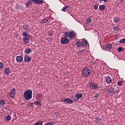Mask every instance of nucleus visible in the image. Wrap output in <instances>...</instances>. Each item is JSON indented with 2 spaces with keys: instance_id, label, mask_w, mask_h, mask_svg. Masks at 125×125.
Segmentation results:
<instances>
[{
  "instance_id": "nucleus-1",
  "label": "nucleus",
  "mask_w": 125,
  "mask_h": 125,
  "mask_svg": "<svg viewBox=\"0 0 125 125\" xmlns=\"http://www.w3.org/2000/svg\"><path fill=\"white\" fill-rule=\"evenodd\" d=\"M33 91L31 89H27L23 93L24 98L25 100H30L32 97Z\"/></svg>"
},
{
  "instance_id": "nucleus-2",
  "label": "nucleus",
  "mask_w": 125,
  "mask_h": 125,
  "mask_svg": "<svg viewBox=\"0 0 125 125\" xmlns=\"http://www.w3.org/2000/svg\"><path fill=\"white\" fill-rule=\"evenodd\" d=\"M22 41L25 43V44H27V43H29V40H30V35H29L27 32H23L22 33Z\"/></svg>"
},
{
  "instance_id": "nucleus-3",
  "label": "nucleus",
  "mask_w": 125,
  "mask_h": 125,
  "mask_svg": "<svg viewBox=\"0 0 125 125\" xmlns=\"http://www.w3.org/2000/svg\"><path fill=\"white\" fill-rule=\"evenodd\" d=\"M82 75H83L84 77H88V76L90 75V69L87 67H85L83 70Z\"/></svg>"
},
{
  "instance_id": "nucleus-4",
  "label": "nucleus",
  "mask_w": 125,
  "mask_h": 125,
  "mask_svg": "<svg viewBox=\"0 0 125 125\" xmlns=\"http://www.w3.org/2000/svg\"><path fill=\"white\" fill-rule=\"evenodd\" d=\"M116 92L117 91L115 90V88L110 87L108 89L107 93L110 96H113V95L116 94Z\"/></svg>"
},
{
  "instance_id": "nucleus-5",
  "label": "nucleus",
  "mask_w": 125,
  "mask_h": 125,
  "mask_svg": "<svg viewBox=\"0 0 125 125\" xmlns=\"http://www.w3.org/2000/svg\"><path fill=\"white\" fill-rule=\"evenodd\" d=\"M112 48H113V45L111 43H108L105 45V48L104 47V50H108L109 51V50L112 49Z\"/></svg>"
},
{
  "instance_id": "nucleus-6",
  "label": "nucleus",
  "mask_w": 125,
  "mask_h": 125,
  "mask_svg": "<svg viewBox=\"0 0 125 125\" xmlns=\"http://www.w3.org/2000/svg\"><path fill=\"white\" fill-rule=\"evenodd\" d=\"M61 42L62 44H66L69 42V39L67 37H63L61 39Z\"/></svg>"
},
{
  "instance_id": "nucleus-7",
  "label": "nucleus",
  "mask_w": 125,
  "mask_h": 125,
  "mask_svg": "<svg viewBox=\"0 0 125 125\" xmlns=\"http://www.w3.org/2000/svg\"><path fill=\"white\" fill-rule=\"evenodd\" d=\"M62 102H65V104H71V103L74 102V101L70 98H67L64 100H62Z\"/></svg>"
},
{
  "instance_id": "nucleus-8",
  "label": "nucleus",
  "mask_w": 125,
  "mask_h": 125,
  "mask_svg": "<svg viewBox=\"0 0 125 125\" xmlns=\"http://www.w3.org/2000/svg\"><path fill=\"white\" fill-rule=\"evenodd\" d=\"M90 86L91 88H92V89H97V88H98V85L97 84L93 83H90Z\"/></svg>"
},
{
  "instance_id": "nucleus-9",
  "label": "nucleus",
  "mask_w": 125,
  "mask_h": 125,
  "mask_svg": "<svg viewBox=\"0 0 125 125\" xmlns=\"http://www.w3.org/2000/svg\"><path fill=\"white\" fill-rule=\"evenodd\" d=\"M16 61L17 62H19L20 63V62H22L23 61V57L21 56H18L16 57Z\"/></svg>"
},
{
  "instance_id": "nucleus-10",
  "label": "nucleus",
  "mask_w": 125,
  "mask_h": 125,
  "mask_svg": "<svg viewBox=\"0 0 125 125\" xmlns=\"http://www.w3.org/2000/svg\"><path fill=\"white\" fill-rule=\"evenodd\" d=\"M76 33L73 32H70L69 33V38L70 39H75V37H76Z\"/></svg>"
},
{
  "instance_id": "nucleus-11",
  "label": "nucleus",
  "mask_w": 125,
  "mask_h": 125,
  "mask_svg": "<svg viewBox=\"0 0 125 125\" xmlns=\"http://www.w3.org/2000/svg\"><path fill=\"white\" fill-rule=\"evenodd\" d=\"M31 59L30 57L28 55H25L24 56V62H30L31 61Z\"/></svg>"
},
{
  "instance_id": "nucleus-12",
  "label": "nucleus",
  "mask_w": 125,
  "mask_h": 125,
  "mask_svg": "<svg viewBox=\"0 0 125 125\" xmlns=\"http://www.w3.org/2000/svg\"><path fill=\"white\" fill-rule=\"evenodd\" d=\"M4 74H5V75H9V74H10V69L7 68H5L4 69Z\"/></svg>"
},
{
  "instance_id": "nucleus-13",
  "label": "nucleus",
  "mask_w": 125,
  "mask_h": 125,
  "mask_svg": "<svg viewBox=\"0 0 125 125\" xmlns=\"http://www.w3.org/2000/svg\"><path fill=\"white\" fill-rule=\"evenodd\" d=\"M31 52H32V49L31 48H27L24 50V53L26 54H29Z\"/></svg>"
},
{
  "instance_id": "nucleus-14",
  "label": "nucleus",
  "mask_w": 125,
  "mask_h": 125,
  "mask_svg": "<svg viewBox=\"0 0 125 125\" xmlns=\"http://www.w3.org/2000/svg\"><path fill=\"white\" fill-rule=\"evenodd\" d=\"M82 45H83L84 47L87 46V40H83L82 41Z\"/></svg>"
},
{
  "instance_id": "nucleus-15",
  "label": "nucleus",
  "mask_w": 125,
  "mask_h": 125,
  "mask_svg": "<svg viewBox=\"0 0 125 125\" xmlns=\"http://www.w3.org/2000/svg\"><path fill=\"white\" fill-rule=\"evenodd\" d=\"M75 97L77 98V99H81L82 97H83V94L78 93L75 95Z\"/></svg>"
},
{
  "instance_id": "nucleus-16",
  "label": "nucleus",
  "mask_w": 125,
  "mask_h": 125,
  "mask_svg": "<svg viewBox=\"0 0 125 125\" xmlns=\"http://www.w3.org/2000/svg\"><path fill=\"white\" fill-rule=\"evenodd\" d=\"M105 7H106V6L104 5H101L99 6V10H101V11H103L105 10Z\"/></svg>"
},
{
  "instance_id": "nucleus-17",
  "label": "nucleus",
  "mask_w": 125,
  "mask_h": 125,
  "mask_svg": "<svg viewBox=\"0 0 125 125\" xmlns=\"http://www.w3.org/2000/svg\"><path fill=\"white\" fill-rule=\"evenodd\" d=\"M106 82L107 83H112V78L111 77H107L106 79Z\"/></svg>"
},
{
  "instance_id": "nucleus-18",
  "label": "nucleus",
  "mask_w": 125,
  "mask_h": 125,
  "mask_svg": "<svg viewBox=\"0 0 125 125\" xmlns=\"http://www.w3.org/2000/svg\"><path fill=\"white\" fill-rule=\"evenodd\" d=\"M11 120V116H10V115H7L5 117V121H6V122H9V121H10Z\"/></svg>"
},
{
  "instance_id": "nucleus-19",
  "label": "nucleus",
  "mask_w": 125,
  "mask_h": 125,
  "mask_svg": "<svg viewBox=\"0 0 125 125\" xmlns=\"http://www.w3.org/2000/svg\"><path fill=\"white\" fill-rule=\"evenodd\" d=\"M54 33V32H53V31H48L47 32V34L50 36V37H51L52 36H53V34Z\"/></svg>"
},
{
  "instance_id": "nucleus-20",
  "label": "nucleus",
  "mask_w": 125,
  "mask_h": 125,
  "mask_svg": "<svg viewBox=\"0 0 125 125\" xmlns=\"http://www.w3.org/2000/svg\"><path fill=\"white\" fill-rule=\"evenodd\" d=\"M64 35L65 37L69 38L70 37V31H65Z\"/></svg>"
},
{
  "instance_id": "nucleus-21",
  "label": "nucleus",
  "mask_w": 125,
  "mask_h": 125,
  "mask_svg": "<svg viewBox=\"0 0 125 125\" xmlns=\"http://www.w3.org/2000/svg\"><path fill=\"white\" fill-rule=\"evenodd\" d=\"M67 8H69V6L67 5H65L62 9V11L65 12Z\"/></svg>"
},
{
  "instance_id": "nucleus-22",
  "label": "nucleus",
  "mask_w": 125,
  "mask_h": 125,
  "mask_svg": "<svg viewBox=\"0 0 125 125\" xmlns=\"http://www.w3.org/2000/svg\"><path fill=\"white\" fill-rule=\"evenodd\" d=\"M91 21H92V20H91V19L90 18H87L86 19V23L87 24H88L89 23L91 22Z\"/></svg>"
},
{
  "instance_id": "nucleus-23",
  "label": "nucleus",
  "mask_w": 125,
  "mask_h": 125,
  "mask_svg": "<svg viewBox=\"0 0 125 125\" xmlns=\"http://www.w3.org/2000/svg\"><path fill=\"white\" fill-rule=\"evenodd\" d=\"M76 45L77 46H82V45H83V43L81 41H78L76 42Z\"/></svg>"
},
{
  "instance_id": "nucleus-24",
  "label": "nucleus",
  "mask_w": 125,
  "mask_h": 125,
  "mask_svg": "<svg viewBox=\"0 0 125 125\" xmlns=\"http://www.w3.org/2000/svg\"><path fill=\"white\" fill-rule=\"evenodd\" d=\"M0 105H1V106H4V105H5V102H4L3 100H1L0 101Z\"/></svg>"
},
{
  "instance_id": "nucleus-25",
  "label": "nucleus",
  "mask_w": 125,
  "mask_h": 125,
  "mask_svg": "<svg viewBox=\"0 0 125 125\" xmlns=\"http://www.w3.org/2000/svg\"><path fill=\"white\" fill-rule=\"evenodd\" d=\"M32 3L30 1H28L27 2L25 3L26 7H28L31 5Z\"/></svg>"
},
{
  "instance_id": "nucleus-26",
  "label": "nucleus",
  "mask_w": 125,
  "mask_h": 125,
  "mask_svg": "<svg viewBox=\"0 0 125 125\" xmlns=\"http://www.w3.org/2000/svg\"><path fill=\"white\" fill-rule=\"evenodd\" d=\"M118 51H119V52H121V51H124L125 50V48L122 47H119L118 49H117Z\"/></svg>"
},
{
  "instance_id": "nucleus-27",
  "label": "nucleus",
  "mask_w": 125,
  "mask_h": 125,
  "mask_svg": "<svg viewBox=\"0 0 125 125\" xmlns=\"http://www.w3.org/2000/svg\"><path fill=\"white\" fill-rule=\"evenodd\" d=\"M48 22V19H43L42 21H41V23H47Z\"/></svg>"
},
{
  "instance_id": "nucleus-28",
  "label": "nucleus",
  "mask_w": 125,
  "mask_h": 125,
  "mask_svg": "<svg viewBox=\"0 0 125 125\" xmlns=\"http://www.w3.org/2000/svg\"><path fill=\"white\" fill-rule=\"evenodd\" d=\"M33 125H42V121H39L36 122Z\"/></svg>"
},
{
  "instance_id": "nucleus-29",
  "label": "nucleus",
  "mask_w": 125,
  "mask_h": 125,
  "mask_svg": "<svg viewBox=\"0 0 125 125\" xmlns=\"http://www.w3.org/2000/svg\"><path fill=\"white\" fill-rule=\"evenodd\" d=\"M120 18L119 17H116L114 19V21L115 23H118V22L120 21Z\"/></svg>"
},
{
  "instance_id": "nucleus-30",
  "label": "nucleus",
  "mask_w": 125,
  "mask_h": 125,
  "mask_svg": "<svg viewBox=\"0 0 125 125\" xmlns=\"http://www.w3.org/2000/svg\"><path fill=\"white\" fill-rule=\"evenodd\" d=\"M95 122L97 124H99V123H100V122H101V119H100V118H95Z\"/></svg>"
},
{
  "instance_id": "nucleus-31",
  "label": "nucleus",
  "mask_w": 125,
  "mask_h": 125,
  "mask_svg": "<svg viewBox=\"0 0 125 125\" xmlns=\"http://www.w3.org/2000/svg\"><path fill=\"white\" fill-rule=\"evenodd\" d=\"M34 104H35V105H36V106H39V105H40V106H41V105H42V104H41V103H40V102H39V101H35V102H34Z\"/></svg>"
},
{
  "instance_id": "nucleus-32",
  "label": "nucleus",
  "mask_w": 125,
  "mask_h": 125,
  "mask_svg": "<svg viewBox=\"0 0 125 125\" xmlns=\"http://www.w3.org/2000/svg\"><path fill=\"white\" fill-rule=\"evenodd\" d=\"M4 67V64L1 62H0V69H3Z\"/></svg>"
},
{
  "instance_id": "nucleus-33",
  "label": "nucleus",
  "mask_w": 125,
  "mask_h": 125,
  "mask_svg": "<svg viewBox=\"0 0 125 125\" xmlns=\"http://www.w3.org/2000/svg\"><path fill=\"white\" fill-rule=\"evenodd\" d=\"M54 125V122L53 121H51L50 122L47 123L45 124V125Z\"/></svg>"
},
{
  "instance_id": "nucleus-34",
  "label": "nucleus",
  "mask_w": 125,
  "mask_h": 125,
  "mask_svg": "<svg viewBox=\"0 0 125 125\" xmlns=\"http://www.w3.org/2000/svg\"><path fill=\"white\" fill-rule=\"evenodd\" d=\"M113 30H114V31H118L120 30V28H119V27H118V26H114L113 27Z\"/></svg>"
},
{
  "instance_id": "nucleus-35",
  "label": "nucleus",
  "mask_w": 125,
  "mask_h": 125,
  "mask_svg": "<svg viewBox=\"0 0 125 125\" xmlns=\"http://www.w3.org/2000/svg\"><path fill=\"white\" fill-rule=\"evenodd\" d=\"M119 42H120V43H125V38L120 40Z\"/></svg>"
},
{
  "instance_id": "nucleus-36",
  "label": "nucleus",
  "mask_w": 125,
  "mask_h": 125,
  "mask_svg": "<svg viewBox=\"0 0 125 125\" xmlns=\"http://www.w3.org/2000/svg\"><path fill=\"white\" fill-rule=\"evenodd\" d=\"M93 7L94 9H97V8H98V4H95L94 5Z\"/></svg>"
},
{
  "instance_id": "nucleus-37",
  "label": "nucleus",
  "mask_w": 125,
  "mask_h": 125,
  "mask_svg": "<svg viewBox=\"0 0 125 125\" xmlns=\"http://www.w3.org/2000/svg\"><path fill=\"white\" fill-rule=\"evenodd\" d=\"M118 85H123V81H119L117 82Z\"/></svg>"
},
{
  "instance_id": "nucleus-38",
  "label": "nucleus",
  "mask_w": 125,
  "mask_h": 125,
  "mask_svg": "<svg viewBox=\"0 0 125 125\" xmlns=\"http://www.w3.org/2000/svg\"><path fill=\"white\" fill-rule=\"evenodd\" d=\"M23 28L26 31V30H28V25H23Z\"/></svg>"
},
{
  "instance_id": "nucleus-39",
  "label": "nucleus",
  "mask_w": 125,
  "mask_h": 125,
  "mask_svg": "<svg viewBox=\"0 0 125 125\" xmlns=\"http://www.w3.org/2000/svg\"><path fill=\"white\" fill-rule=\"evenodd\" d=\"M11 93H12L13 94H15V88H13L12 89Z\"/></svg>"
},
{
  "instance_id": "nucleus-40",
  "label": "nucleus",
  "mask_w": 125,
  "mask_h": 125,
  "mask_svg": "<svg viewBox=\"0 0 125 125\" xmlns=\"http://www.w3.org/2000/svg\"><path fill=\"white\" fill-rule=\"evenodd\" d=\"M33 104H34V103H30L29 104H27V105L28 106H31V107H32V108H33Z\"/></svg>"
},
{
  "instance_id": "nucleus-41",
  "label": "nucleus",
  "mask_w": 125,
  "mask_h": 125,
  "mask_svg": "<svg viewBox=\"0 0 125 125\" xmlns=\"http://www.w3.org/2000/svg\"><path fill=\"white\" fill-rule=\"evenodd\" d=\"M14 95H15V94L10 93V97H12V98L14 97Z\"/></svg>"
},
{
  "instance_id": "nucleus-42",
  "label": "nucleus",
  "mask_w": 125,
  "mask_h": 125,
  "mask_svg": "<svg viewBox=\"0 0 125 125\" xmlns=\"http://www.w3.org/2000/svg\"><path fill=\"white\" fill-rule=\"evenodd\" d=\"M95 98H98V97H99V94L98 93H97L95 96Z\"/></svg>"
},
{
  "instance_id": "nucleus-43",
  "label": "nucleus",
  "mask_w": 125,
  "mask_h": 125,
  "mask_svg": "<svg viewBox=\"0 0 125 125\" xmlns=\"http://www.w3.org/2000/svg\"><path fill=\"white\" fill-rule=\"evenodd\" d=\"M51 40V38H50V37L47 38L48 42H50Z\"/></svg>"
},
{
  "instance_id": "nucleus-44",
  "label": "nucleus",
  "mask_w": 125,
  "mask_h": 125,
  "mask_svg": "<svg viewBox=\"0 0 125 125\" xmlns=\"http://www.w3.org/2000/svg\"><path fill=\"white\" fill-rule=\"evenodd\" d=\"M80 52H81V53H83V50H80Z\"/></svg>"
},
{
  "instance_id": "nucleus-45",
  "label": "nucleus",
  "mask_w": 125,
  "mask_h": 125,
  "mask_svg": "<svg viewBox=\"0 0 125 125\" xmlns=\"http://www.w3.org/2000/svg\"><path fill=\"white\" fill-rule=\"evenodd\" d=\"M63 75H64V76H66V75H67V73L66 72H63Z\"/></svg>"
},
{
  "instance_id": "nucleus-46",
  "label": "nucleus",
  "mask_w": 125,
  "mask_h": 125,
  "mask_svg": "<svg viewBox=\"0 0 125 125\" xmlns=\"http://www.w3.org/2000/svg\"><path fill=\"white\" fill-rule=\"evenodd\" d=\"M55 115L57 117V116H58V112L56 113Z\"/></svg>"
},
{
  "instance_id": "nucleus-47",
  "label": "nucleus",
  "mask_w": 125,
  "mask_h": 125,
  "mask_svg": "<svg viewBox=\"0 0 125 125\" xmlns=\"http://www.w3.org/2000/svg\"><path fill=\"white\" fill-rule=\"evenodd\" d=\"M123 0H119V1H120V2H123Z\"/></svg>"
},
{
  "instance_id": "nucleus-48",
  "label": "nucleus",
  "mask_w": 125,
  "mask_h": 125,
  "mask_svg": "<svg viewBox=\"0 0 125 125\" xmlns=\"http://www.w3.org/2000/svg\"><path fill=\"white\" fill-rule=\"evenodd\" d=\"M74 101H76V100H74Z\"/></svg>"
}]
</instances>
